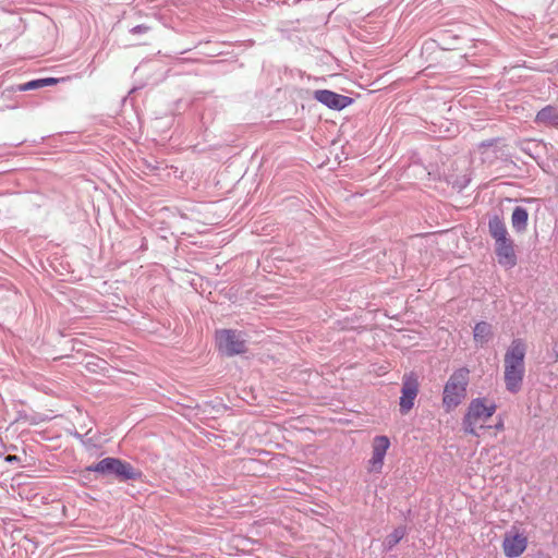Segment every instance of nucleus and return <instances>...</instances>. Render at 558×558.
I'll use <instances>...</instances> for the list:
<instances>
[{
  "label": "nucleus",
  "mask_w": 558,
  "mask_h": 558,
  "mask_svg": "<svg viewBox=\"0 0 558 558\" xmlns=\"http://www.w3.org/2000/svg\"><path fill=\"white\" fill-rule=\"evenodd\" d=\"M525 353L526 347L521 339H514L505 353L504 379L507 390L512 393L518 392L522 387Z\"/></svg>",
  "instance_id": "nucleus-1"
},
{
  "label": "nucleus",
  "mask_w": 558,
  "mask_h": 558,
  "mask_svg": "<svg viewBox=\"0 0 558 558\" xmlns=\"http://www.w3.org/2000/svg\"><path fill=\"white\" fill-rule=\"evenodd\" d=\"M496 404L485 398L473 399L463 417V429L465 433L477 436V430L485 427L486 422L496 412Z\"/></svg>",
  "instance_id": "nucleus-2"
},
{
  "label": "nucleus",
  "mask_w": 558,
  "mask_h": 558,
  "mask_svg": "<svg viewBox=\"0 0 558 558\" xmlns=\"http://www.w3.org/2000/svg\"><path fill=\"white\" fill-rule=\"evenodd\" d=\"M469 369L459 368L452 373L444 388L442 404L447 412L456 409L466 397Z\"/></svg>",
  "instance_id": "nucleus-3"
},
{
  "label": "nucleus",
  "mask_w": 558,
  "mask_h": 558,
  "mask_svg": "<svg viewBox=\"0 0 558 558\" xmlns=\"http://www.w3.org/2000/svg\"><path fill=\"white\" fill-rule=\"evenodd\" d=\"M87 470L100 473L102 475L112 474L124 481L136 478L138 475V473L131 464L116 458H105L100 460L98 463L88 466Z\"/></svg>",
  "instance_id": "nucleus-4"
},
{
  "label": "nucleus",
  "mask_w": 558,
  "mask_h": 558,
  "mask_svg": "<svg viewBox=\"0 0 558 558\" xmlns=\"http://www.w3.org/2000/svg\"><path fill=\"white\" fill-rule=\"evenodd\" d=\"M216 341L220 352L235 355L245 352L246 341L241 332L222 329L217 331Z\"/></svg>",
  "instance_id": "nucleus-5"
},
{
  "label": "nucleus",
  "mask_w": 558,
  "mask_h": 558,
  "mask_svg": "<svg viewBox=\"0 0 558 558\" xmlns=\"http://www.w3.org/2000/svg\"><path fill=\"white\" fill-rule=\"evenodd\" d=\"M527 547V537L518 531L507 532L502 541V550L506 557L517 558L521 556Z\"/></svg>",
  "instance_id": "nucleus-6"
},
{
  "label": "nucleus",
  "mask_w": 558,
  "mask_h": 558,
  "mask_svg": "<svg viewBox=\"0 0 558 558\" xmlns=\"http://www.w3.org/2000/svg\"><path fill=\"white\" fill-rule=\"evenodd\" d=\"M390 440L387 436H376L372 444V458L368 461L369 471L380 473Z\"/></svg>",
  "instance_id": "nucleus-7"
},
{
  "label": "nucleus",
  "mask_w": 558,
  "mask_h": 558,
  "mask_svg": "<svg viewBox=\"0 0 558 558\" xmlns=\"http://www.w3.org/2000/svg\"><path fill=\"white\" fill-rule=\"evenodd\" d=\"M401 392L400 411L407 413L413 408L414 400L418 392V383L413 375L404 376Z\"/></svg>",
  "instance_id": "nucleus-8"
},
{
  "label": "nucleus",
  "mask_w": 558,
  "mask_h": 558,
  "mask_svg": "<svg viewBox=\"0 0 558 558\" xmlns=\"http://www.w3.org/2000/svg\"><path fill=\"white\" fill-rule=\"evenodd\" d=\"M314 98L333 110L344 109L352 102V99L350 97L337 94L328 89L315 90Z\"/></svg>",
  "instance_id": "nucleus-9"
},
{
  "label": "nucleus",
  "mask_w": 558,
  "mask_h": 558,
  "mask_svg": "<svg viewBox=\"0 0 558 558\" xmlns=\"http://www.w3.org/2000/svg\"><path fill=\"white\" fill-rule=\"evenodd\" d=\"M496 255L498 263L506 268H511L517 263L513 244L510 239L496 242Z\"/></svg>",
  "instance_id": "nucleus-10"
},
{
  "label": "nucleus",
  "mask_w": 558,
  "mask_h": 558,
  "mask_svg": "<svg viewBox=\"0 0 558 558\" xmlns=\"http://www.w3.org/2000/svg\"><path fill=\"white\" fill-rule=\"evenodd\" d=\"M474 341L481 345L486 344L493 337V327L486 322L477 323L473 330Z\"/></svg>",
  "instance_id": "nucleus-11"
},
{
  "label": "nucleus",
  "mask_w": 558,
  "mask_h": 558,
  "mask_svg": "<svg viewBox=\"0 0 558 558\" xmlns=\"http://www.w3.org/2000/svg\"><path fill=\"white\" fill-rule=\"evenodd\" d=\"M535 121L538 124L558 126V111L556 108L547 106L536 114Z\"/></svg>",
  "instance_id": "nucleus-12"
},
{
  "label": "nucleus",
  "mask_w": 558,
  "mask_h": 558,
  "mask_svg": "<svg viewBox=\"0 0 558 558\" xmlns=\"http://www.w3.org/2000/svg\"><path fill=\"white\" fill-rule=\"evenodd\" d=\"M527 211L523 207H515L513 209L512 216H511V223L513 229H515L518 232H522L526 229L527 225Z\"/></svg>",
  "instance_id": "nucleus-13"
},
{
  "label": "nucleus",
  "mask_w": 558,
  "mask_h": 558,
  "mask_svg": "<svg viewBox=\"0 0 558 558\" xmlns=\"http://www.w3.org/2000/svg\"><path fill=\"white\" fill-rule=\"evenodd\" d=\"M489 232L496 242L509 239L506 226L498 217L489 220Z\"/></svg>",
  "instance_id": "nucleus-14"
},
{
  "label": "nucleus",
  "mask_w": 558,
  "mask_h": 558,
  "mask_svg": "<svg viewBox=\"0 0 558 558\" xmlns=\"http://www.w3.org/2000/svg\"><path fill=\"white\" fill-rule=\"evenodd\" d=\"M405 535V527L398 526L389 535L386 536L383 546L385 550H391Z\"/></svg>",
  "instance_id": "nucleus-15"
},
{
  "label": "nucleus",
  "mask_w": 558,
  "mask_h": 558,
  "mask_svg": "<svg viewBox=\"0 0 558 558\" xmlns=\"http://www.w3.org/2000/svg\"><path fill=\"white\" fill-rule=\"evenodd\" d=\"M38 87H43L41 83H40V80H35V81H31V82L24 84L21 87V89L22 90H28V89H34V88H38Z\"/></svg>",
  "instance_id": "nucleus-16"
},
{
  "label": "nucleus",
  "mask_w": 558,
  "mask_h": 558,
  "mask_svg": "<svg viewBox=\"0 0 558 558\" xmlns=\"http://www.w3.org/2000/svg\"><path fill=\"white\" fill-rule=\"evenodd\" d=\"M40 83H41V86H48V85H52L54 83H57V80L56 78H41L40 80Z\"/></svg>",
  "instance_id": "nucleus-17"
},
{
  "label": "nucleus",
  "mask_w": 558,
  "mask_h": 558,
  "mask_svg": "<svg viewBox=\"0 0 558 558\" xmlns=\"http://www.w3.org/2000/svg\"><path fill=\"white\" fill-rule=\"evenodd\" d=\"M148 28L144 25H138V26H135L132 32L133 33H144L146 32Z\"/></svg>",
  "instance_id": "nucleus-18"
},
{
  "label": "nucleus",
  "mask_w": 558,
  "mask_h": 558,
  "mask_svg": "<svg viewBox=\"0 0 558 558\" xmlns=\"http://www.w3.org/2000/svg\"><path fill=\"white\" fill-rule=\"evenodd\" d=\"M5 460H7L8 462H14V461H17V460H19V457H17V456H8V457L5 458Z\"/></svg>",
  "instance_id": "nucleus-19"
},
{
  "label": "nucleus",
  "mask_w": 558,
  "mask_h": 558,
  "mask_svg": "<svg viewBox=\"0 0 558 558\" xmlns=\"http://www.w3.org/2000/svg\"><path fill=\"white\" fill-rule=\"evenodd\" d=\"M537 558H551V557L548 555H539Z\"/></svg>",
  "instance_id": "nucleus-20"
},
{
  "label": "nucleus",
  "mask_w": 558,
  "mask_h": 558,
  "mask_svg": "<svg viewBox=\"0 0 558 558\" xmlns=\"http://www.w3.org/2000/svg\"><path fill=\"white\" fill-rule=\"evenodd\" d=\"M496 427H497L498 429H501V428H502V423L497 424V425H496Z\"/></svg>",
  "instance_id": "nucleus-21"
}]
</instances>
